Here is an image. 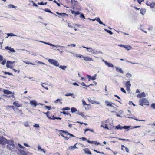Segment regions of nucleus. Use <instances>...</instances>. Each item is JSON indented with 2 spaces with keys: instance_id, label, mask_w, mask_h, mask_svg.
Returning <instances> with one entry per match:
<instances>
[{
  "instance_id": "1",
  "label": "nucleus",
  "mask_w": 155,
  "mask_h": 155,
  "mask_svg": "<svg viewBox=\"0 0 155 155\" xmlns=\"http://www.w3.org/2000/svg\"><path fill=\"white\" fill-rule=\"evenodd\" d=\"M139 104L142 106L144 105H149V102L148 100L145 98H143L140 99L139 101Z\"/></svg>"
},
{
  "instance_id": "2",
  "label": "nucleus",
  "mask_w": 155,
  "mask_h": 155,
  "mask_svg": "<svg viewBox=\"0 0 155 155\" xmlns=\"http://www.w3.org/2000/svg\"><path fill=\"white\" fill-rule=\"evenodd\" d=\"M10 143V141L8 140L3 137H0V144L5 145L6 143Z\"/></svg>"
},
{
  "instance_id": "3",
  "label": "nucleus",
  "mask_w": 155,
  "mask_h": 155,
  "mask_svg": "<svg viewBox=\"0 0 155 155\" xmlns=\"http://www.w3.org/2000/svg\"><path fill=\"white\" fill-rule=\"evenodd\" d=\"M48 61L51 64L53 65L56 66H59V64L58 62L55 60L53 59H49L48 60Z\"/></svg>"
},
{
  "instance_id": "4",
  "label": "nucleus",
  "mask_w": 155,
  "mask_h": 155,
  "mask_svg": "<svg viewBox=\"0 0 155 155\" xmlns=\"http://www.w3.org/2000/svg\"><path fill=\"white\" fill-rule=\"evenodd\" d=\"M83 48H85L87 49V51L93 54H97V51H94V50L93 49L91 48L86 47L84 46H82Z\"/></svg>"
},
{
  "instance_id": "5",
  "label": "nucleus",
  "mask_w": 155,
  "mask_h": 155,
  "mask_svg": "<svg viewBox=\"0 0 155 155\" xmlns=\"http://www.w3.org/2000/svg\"><path fill=\"white\" fill-rule=\"evenodd\" d=\"M38 41V42H40L44 43L46 45H49L51 46H52V47H55L56 48H58V47H61V48L64 47L63 46H61L58 45H54L51 43H48L47 42L43 41Z\"/></svg>"
},
{
  "instance_id": "6",
  "label": "nucleus",
  "mask_w": 155,
  "mask_h": 155,
  "mask_svg": "<svg viewBox=\"0 0 155 155\" xmlns=\"http://www.w3.org/2000/svg\"><path fill=\"white\" fill-rule=\"evenodd\" d=\"M131 126H124L123 127L121 126L120 125H117L116 126L115 128L117 129H120L121 130L123 129H128V128H130L131 127Z\"/></svg>"
},
{
  "instance_id": "7",
  "label": "nucleus",
  "mask_w": 155,
  "mask_h": 155,
  "mask_svg": "<svg viewBox=\"0 0 155 155\" xmlns=\"http://www.w3.org/2000/svg\"><path fill=\"white\" fill-rule=\"evenodd\" d=\"M10 143H8V144L7 145V148L9 149V150H11V149H14L15 148V145L13 143L12 141H10Z\"/></svg>"
},
{
  "instance_id": "8",
  "label": "nucleus",
  "mask_w": 155,
  "mask_h": 155,
  "mask_svg": "<svg viewBox=\"0 0 155 155\" xmlns=\"http://www.w3.org/2000/svg\"><path fill=\"white\" fill-rule=\"evenodd\" d=\"M15 63L14 61H7L6 67L12 69L13 67L12 64Z\"/></svg>"
},
{
  "instance_id": "9",
  "label": "nucleus",
  "mask_w": 155,
  "mask_h": 155,
  "mask_svg": "<svg viewBox=\"0 0 155 155\" xmlns=\"http://www.w3.org/2000/svg\"><path fill=\"white\" fill-rule=\"evenodd\" d=\"M30 104L32 106H33L35 107H36L38 105L37 102L35 100H33L30 101Z\"/></svg>"
},
{
  "instance_id": "10",
  "label": "nucleus",
  "mask_w": 155,
  "mask_h": 155,
  "mask_svg": "<svg viewBox=\"0 0 155 155\" xmlns=\"http://www.w3.org/2000/svg\"><path fill=\"white\" fill-rule=\"evenodd\" d=\"M146 4L149 6L150 7L152 8H153L155 5V3L153 2H150L147 1L146 2Z\"/></svg>"
},
{
  "instance_id": "11",
  "label": "nucleus",
  "mask_w": 155,
  "mask_h": 155,
  "mask_svg": "<svg viewBox=\"0 0 155 155\" xmlns=\"http://www.w3.org/2000/svg\"><path fill=\"white\" fill-rule=\"evenodd\" d=\"M146 97V94L144 92H143L142 93H140L139 94H138L137 96V97L138 98H141L142 97Z\"/></svg>"
},
{
  "instance_id": "12",
  "label": "nucleus",
  "mask_w": 155,
  "mask_h": 155,
  "mask_svg": "<svg viewBox=\"0 0 155 155\" xmlns=\"http://www.w3.org/2000/svg\"><path fill=\"white\" fill-rule=\"evenodd\" d=\"M105 103L108 106L110 107H113L112 104H113V103H112L111 102H109L108 100H106L105 101Z\"/></svg>"
},
{
  "instance_id": "13",
  "label": "nucleus",
  "mask_w": 155,
  "mask_h": 155,
  "mask_svg": "<svg viewBox=\"0 0 155 155\" xmlns=\"http://www.w3.org/2000/svg\"><path fill=\"white\" fill-rule=\"evenodd\" d=\"M83 150L84 151L85 153L89 155H91L92 154L91 152L90 151L89 149L87 148L84 149Z\"/></svg>"
},
{
  "instance_id": "14",
  "label": "nucleus",
  "mask_w": 155,
  "mask_h": 155,
  "mask_svg": "<svg viewBox=\"0 0 155 155\" xmlns=\"http://www.w3.org/2000/svg\"><path fill=\"white\" fill-rule=\"evenodd\" d=\"M115 68L116 69V70L117 71H118L121 73H124V71L122 70L121 68H120L117 67H115Z\"/></svg>"
},
{
  "instance_id": "15",
  "label": "nucleus",
  "mask_w": 155,
  "mask_h": 155,
  "mask_svg": "<svg viewBox=\"0 0 155 155\" xmlns=\"http://www.w3.org/2000/svg\"><path fill=\"white\" fill-rule=\"evenodd\" d=\"M84 60L85 61H93V60L91 58H90L88 57H83Z\"/></svg>"
},
{
  "instance_id": "16",
  "label": "nucleus",
  "mask_w": 155,
  "mask_h": 155,
  "mask_svg": "<svg viewBox=\"0 0 155 155\" xmlns=\"http://www.w3.org/2000/svg\"><path fill=\"white\" fill-rule=\"evenodd\" d=\"M77 143L75 144L73 146H70L69 147V148H68V149L69 150H74V149H76V148H77V147H76V144H77Z\"/></svg>"
},
{
  "instance_id": "17",
  "label": "nucleus",
  "mask_w": 155,
  "mask_h": 155,
  "mask_svg": "<svg viewBox=\"0 0 155 155\" xmlns=\"http://www.w3.org/2000/svg\"><path fill=\"white\" fill-rule=\"evenodd\" d=\"M13 104L14 105H15V106H16V107H20L21 106V104L18 103V101H15L13 103Z\"/></svg>"
},
{
  "instance_id": "18",
  "label": "nucleus",
  "mask_w": 155,
  "mask_h": 155,
  "mask_svg": "<svg viewBox=\"0 0 155 155\" xmlns=\"http://www.w3.org/2000/svg\"><path fill=\"white\" fill-rule=\"evenodd\" d=\"M96 20L97 21V22L100 24H102L104 26H105V24L103 23L100 20V19L99 18H96Z\"/></svg>"
},
{
  "instance_id": "19",
  "label": "nucleus",
  "mask_w": 155,
  "mask_h": 155,
  "mask_svg": "<svg viewBox=\"0 0 155 155\" xmlns=\"http://www.w3.org/2000/svg\"><path fill=\"white\" fill-rule=\"evenodd\" d=\"M3 92L5 94H11L12 93V92L8 90H4Z\"/></svg>"
},
{
  "instance_id": "20",
  "label": "nucleus",
  "mask_w": 155,
  "mask_h": 155,
  "mask_svg": "<svg viewBox=\"0 0 155 155\" xmlns=\"http://www.w3.org/2000/svg\"><path fill=\"white\" fill-rule=\"evenodd\" d=\"M104 63L106 65L108 66L109 67H114V65L112 64L109 63L107 62H104Z\"/></svg>"
},
{
  "instance_id": "21",
  "label": "nucleus",
  "mask_w": 155,
  "mask_h": 155,
  "mask_svg": "<svg viewBox=\"0 0 155 155\" xmlns=\"http://www.w3.org/2000/svg\"><path fill=\"white\" fill-rule=\"evenodd\" d=\"M140 12L141 14L144 15L145 13L146 10L145 9H141L140 10Z\"/></svg>"
},
{
  "instance_id": "22",
  "label": "nucleus",
  "mask_w": 155,
  "mask_h": 155,
  "mask_svg": "<svg viewBox=\"0 0 155 155\" xmlns=\"http://www.w3.org/2000/svg\"><path fill=\"white\" fill-rule=\"evenodd\" d=\"M56 13L58 15H60V16H64L65 15H67V14L65 13H59L57 12H56Z\"/></svg>"
},
{
  "instance_id": "23",
  "label": "nucleus",
  "mask_w": 155,
  "mask_h": 155,
  "mask_svg": "<svg viewBox=\"0 0 155 155\" xmlns=\"http://www.w3.org/2000/svg\"><path fill=\"white\" fill-rule=\"evenodd\" d=\"M126 87H131V84L130 81H127L126 84Z\"/></svg>"
},
{
  "instance_id": "24",
  "label": "nucleus",
  "mask_w": 155,
  "mask_h": 155,
  "mask_svg": "<svg viewBox=\"0 0 155 155\" xmlns=\"http://www.w3.org/2000/svg\"><path fill=\"white\" fill-rule=\"evenodd\" d=\"M76 113L78 114L79 115H81V116L83 117L84 118H85L86 117H88V116L87 115H86V116L84 115V114L83 113H82V112H81L80 113Z\"/></svg>"
},
{
  "instance_id": "25",
  "label": "nucleus",
  "mask_w": 155,
  "mask_h": 155,
  "mask_svg": "<svg viewBox=\"0 0 155 155\" xmlns=\"http://www.w3.org/2000/svg\"><path fill=\"white\" fill-rule=\"evenodd\" d=\"M7 36L6 37V38H8V36H16V35H14L12 33H9L7 34Z\"/></svg>"
},
{
  "instance_id": "26",
  "label": "nucleus",
  "mask_w": 155,
  "mask_h": 155,
  "mask_svg": "<svg viewBox=\"0 0 155 155\" xmlns=\"http://www.w3.org/2000/svg\"><path fill=\"white\" fill-rule=\"evenodd\" d=\"M68 25L71 28H74V24H72L71 23H68Z\"/></svg>"
},
{
  "instance_id": "27",
  "label": "nucleus",
  "mask_w": 155,
  "mask_h": 155,
  "mask_svg": "<svg viewBox=\"0 0 155 155\" xmlns=\"http://www.w3.org/2000/svg\"><path fill=\"white\" fill-rule=\"evenodd\" d=\"M43 113H44V114H46L47 116V117L49 119H52V118L51 117H49L48 116V114H50V112L49 111L47 112L46 113L43 112Z\"/></svg>"
},
{
  "instance_id": "28",
  "label": "nucleus",
  "mask_w": 155,
  "mask_h": 155,
  "mask_svg": "<svg viewBox=\"0 0 155 155\" xmlns=\"http://www.w3.org/2000/svg\"><path fill=\"white\" fill-rule=\"evenodd\" d=\"M45 11L46 12H48L49 13H51V14H54L56 16H57V15H56V14H54L52 12H51L49 9H45Z\"/></svg>"
},
{
  "instance_id": "29",
  "label": "nucleus",
  "mask_w": 155,
  "mask_h": 155,
  "mask_svg": "<svg viewBox=\"0 0 155 155\" xmlns=\"http://www.w3.org/2000/svg\"><path fill=\"white\" fill-rule=\"evenodd\" d=\"M71 111L72 113H74L77 111L76 108L74 107H72L71 108Z\"/></svg>"
},
{
  "instance_id": "30",
  "label": "nucleus",
  "mask_w": 155,
  "mask_h": 155,
  "mask_svg": "<svg viewBox=\"0 0 155 155\" xmlns=\"http://www.w3.org/2000/svg\"><path fill=\"white\" fill-rule=\"evenodd\" d=\"M132 75L129 73H127L126 74V77L127 78H130L132 77Z\"/></svg>"
},
{
  "instance_id": "31",
  "label": "nucleus",
  "mask_w": 155,
  "mask_h": 155,
  "mask_svg": "<svg viewBox=\"0 0 155 155\" xmlns=\"http://www.w3.org/2000/svg\"><path fill=\"white\" fill-rule=\"evenodd\" d=\"M67 67L65 66L60 65L59 68L63 70H65V69Z\"/></svg>"
},
{
  "instance_id": "32",
  "label": "nucleus",
  "mask_w": 155,
  "mask_h": 155,
  "mask_svg": "<svg viewBox=\"0 0 155 155\" xmlns=\"http://www.w3.org/2000/svg\"><path fill=\"white\" fill-rule=\"evenodd\" d=\"M65 95L66 96H72L73 95V93H67Z\"/></svg>"
},
{
  "instance_id": "33",
  "label": "nucleus",
  "mask_w": 155,
  "mask_h": 155,
  "mask_svg": "<svg viewBox=\"0 0 155 155\" xmlns=\"http://www.w3.org/2000/svg\"><path fill=\"white\" fill-rule=\"evenodd\" d=\"M125 47H124V48H126V49H127V50H129L130 49H131L132 47L130 46H125Z\"/></svg>"
},
{
  "instance_id": "34",
  "label": "nucleus",
  "mask_w": 155,
  "mask_h": 155,
  "mask_svg": "<svg viewBox=\"0 0 155 155\" xmlns=\"http://www.w3.org/2000/svg\"><path fill=\"white\" fill-rule=\"evenodd\" d=\"M97 76V74H95L93 76L91 77V80H94L96 79V77Z\"/></svg>"
},
{
  "instance_id": "35",
  "label": "nucleus",
  "mask_w": 155,
  "mask_h": 155,
  "mask_svg": "<svg viewBox=\"0 0 155 155\" xmlns=\"http://www.w3.org/2000/svg\"><path fill=\"white\" fill-rule=\"evenodd\" d=\"M88 100L89 101L90 103H91L92 104H94L95 103L96 101H94L93 100H92L90 99H88Z\"/></svg>"
},
{
  "instance_id": "36",
  "label": "nucleus",
  "mask_w": 155,
  "mask_h": 155,
  "mask_svg": "<svg viewBox=\"0 0 155 155\" xmlns=\"http://www.w3.org/2000/svg\"><path fill=\"white\" fill-rule=\"evenodd\" d=\"M104 30L105 31L109 33L110 35H112L113 34V32L110 31L109 30H107V29H104Z\"/></svg>"
},
{
  "instance_id": "37",
  "label": "nucleus",
  "mask_w": 155,
  "mask_h": 155,
  "mask_svg": "<svg viewBox=\"0 0 155 155\" xmlns=\"http://www.w3.org/2000/svg\"><path fill=\"white\" fill-rule=\"evenodd\" d=\"M6 107L7 109L9 108H11L13 109H14V107L13 106L7 105L6 106Z\"/></svg>"
},
{
  "instance_id": "38",
  "label": "nucleus",
  "mask_w": 155,
  "mask_h": 155,
  "mask_svg": "<svg viewBox=\"0 0 155 155\" xmlns=\"http://www.w3.org/2000/svg\"><path fill=\"white\" fill-rule=\"evenodd\" d=\"M62 113L64 114H67L68 115H69L70 117H71V114L69 113H66V112L64 111L62 112Z\"/></svg>"
},
{
  "instance_id": "39",
  "label": "nucleus",
  "mask_w": 155,
  "mask_h": 155,
  "mask_svg": "<svg viewBox=\"0 0 155 155\" xmlns=\"http://www.w3.org/2000/svg\"><path fill=\"white\" fill-rule=\"evenodd\" d=\"M20 152L22 155H25V153L24 151L21 150H20Z\"/></svg>"
},
{
  "instance_id": "40",
  "label": "nucleus",
  "mask_w": 155,
  "mask_h": 155,
  "mask_svg": "<svg viewBox=\"0 0 155 155\" xmlns=\"http://www.w3.org/2000/svg\"><path fill=\"white\" fill-rule=\"evenodd\" d=\"M24 125L26 127H28L29 126L28 122H24Z\"/></svg>"
},
{
  "instance_id": "41",
  "label": "nucleus",
  "mask_w": 155,
  "mask_h": 155,
  "mask_svg": "<svg viewBox=\"0 0 155 155\" xmlns=\"http://www.w3.org/2000/svg\"><path fill=\"white\" fill-rule=\"evenodd\" d=\"M45 108L48 110H50V109H51V107L50 106H46V105H45Z\"/></svg>"
},
{
  "instance_id": "42",
  "label": "nucleus",
  "mask_w": 155,
  "mask_h": 155,
  "mask_svg": "<svg viewBox=\"0 0 155 155\" xmlns=\"http://www.w3.org/2000/svg\"><path fill=\"white\" fill-rule=\"evenodd\" d=\"M93 143H94L95 145H99L100 144V143L99 142H97L96 141H93Z\"/></svg>"
},
{
  "instance_id": "43",
  "label": "nucleus",
  "mask_w": 155,
  "mask_h": 155,
  "mask_svg": "<svg viewBox=\"0 0 155 155\" xmlns=\"http://www.w3.org/2000/svg\"><path fill=\"white\" fill-rule=\"evenodd\" d=\"M70 108L69 107H67L65 108H63V109H62V110H70Z\"/></svg>"
},
{
  "instance_id": "44",
  "label": "nucleus",
  "mask_w": 155,
  "mask_h": 155,
  "mask_svg": "<svg viewBox=\"0 0 155 155\" xmlns=\"http://www.w3.org/2000/svg\"><path fill=\"white\" fill-rule=\"evenodd\" d=\"M38 4L39 5H45L46 4H47V2H45V3H44L43 2H38Z\"/></svg>"
},
{
  "instance_id": "45",
  "label": "nucleus",
  "mask_w": 155,
  "mask_h": 155,
  "mask_svg": "<svg viewBox=\"0 0 155 155\" xmlns=\"http://www.w3.org/2000/svg\"><path fill=\"white\" fill-rule=\"evenodd\" d=\"M8 7L9 8H14L16 7L15 6H14L12 4L9 5H8Z\"/></svg>"
},
{
  "instance_id": "46",
  "label": "nucleus",
  "mask_w": 155,
  "mask_h": 155,
  "mask_svg": "<svg viewBox=\"0 0 155 155\" xmlns=\"http://www.w3.org/2000/svg\"><path fill=\"white\" fill-rule=\"evenodd\" d=\"M4 74H8V75H12V74L11 73H10L9 72H4Z\"/></svg>"
},
{
  "instance_id": "47",
  "label": "nucleus",
  "mask_w": 155,
  "mask_h": 155,
  "mask_svg": "<svg viewBox=\"0 0 155 155\" xmlns=\"http://www.w3.org/2000/svg\"><path fill=\"white\" fill-rule=\"evenodd\" d=\"M80 17L81 18H83L84 19H85V16H84V15L83 14H80Z\"/></svg>"
},
{
  "instance_id": "48",
  "label": "nucleus",
  "mask_w": 155,
  "mask_h": 155,
  "mask_svg": "<svg viewBox=\"0 0 155 155\" xmlns=\"http://www.w3.org/2000/svg\"><path fill=\"white\" fill-rule=\"evenodd\" d=\"M62 101V99H57L55 101H54V102L55 103H57L59 101Z\"/></svg>"
},
{
  "instance_id": "49",
  "label": "nucleus",
  "mask_w": 155,
  "mask_h": 155,
  "mask_svg": "<svg viewBox=\"0 0 155 155\" xmlns=\"http://www.w3.org/2000/svg\"><path fill=\"white\" fill-rule=\"evenodd\" d=\"M151 107L154 109H155V103H152L151 105Z\"/></svg>"
},
{
  "instance_id": "50",
  "label": "nucleus",
  "mask_w": 155,
  "mask_h": 155,
  "mask_svg": "<svg viewBox=\"0 0 155 155\" xmlns=\"http://www.w3.org/2000/svg\"><path fill=\"white\" fill-rule=\"evenodd\" d=\"M71 53L74 56H75L76 57H78V56H79V54H74V53L72 52H71Z\"/></svg>"
},
{
  "instance_id": "51",
  "label": "nucleus",
  "mask_w": 155,
  "mask_h": 155,
  "mask_svg": "<svg viewBox=\"0 0 155 155\" xmlns=\"http://www.w3.org/2000/svg\"><path fill=\"white\" fill-rule=\"evenodd\" d=\"M55 119H60V120H61V118L59 117H53V118H52V119H53V120H55Z\"/></svg>"
},
{
  "instance_id": "52",
  "label": "nucleus",
  "mask_w": 155,
  "mask_h": 155,
  "mask_svg": "<svg viewBox=\"0 0 155 155\" xmlns=\"http://www.w3.org/2000/svg\"><path fill=\"white\" fill-rule=\"evenodd\" d=\"M34 127H39V125L38 124H35L34 126Z\"/></svg>"
},
{
  "instance_id": "53",
  "label": "nucleus",
  "mask_w": 155,
  "mask_h": 155,
  "mask_svg": "<svg viewBox=\"0 0 155 155\" xmlns=\"http://www.w3.org/2000/svg\"><path fill=\"white\" fill-rule=\"evenodd\" d=\"M121 91L124 93H126V91L123 88H120Z\"/></svg>"
},
{
  "instance_id": "54",
  "label": "nucleus",
  "mask_w": 155,
  "mask_h": 155,
  "mask_svg": "<svg viewBox=\"0 0 155 155\" xmlns=\"http://www.w3.org/2000/svg\"><path fill=\"white\" fill-rule=\"evenodd\" d=\"M61 135L63 137H64V138H65L67 140H68V139H69V138L67 137H65L62 134H61Z\"/></svg>"
},
{
  "instance_id": "55",
  "label": "nucleus",
  "mask_w": 155,
  "mask_h": 155,
  "mask_svg": "<svg viewBox=\"0 0 155 155\" xmlns=\"http://www.w3.org/2000/svg\"><path fill=\"white\" fill-rule=\"evenodd\" d=\"M38 63L40 64H43V65H45V63L40 61H38Z\"/></svg>"
},
{
  "instance_id": "56",
  "label": "nucleus",
  "mask_w": 155,
  "mask_h": 155,
  "mask_svg": "<svg viewBox=\"0 0 155 155\" xmlns=\"http://www.w3.org/2000/svg\"><path fill=\"white\" fill-rule=\"evenodd\" d=\"M6 63V60H4L2 62L1 64L3 65H5Z\"/></svg>"
},
{
  "instance_id": "57",
  "label": "nucleus",
  "mask_w": 155,
  "mask_h": 155,
  "mask_svg": "<svg viewBox=\"0 0 155 155\" xmlns=\"http://www.w3.org/2000/svg\"><path fill=\"white\" fill-rule=\"evenodd\" d=\"M18 145L20 148H24V147L23 146H22L19 143H18Z\"/></svg>"
},
{
  "instance_id": "58",
  "label": "nucleus",
  "mask_w": 155,
  "mask_h": 155,
  "mask_svg": "<svg viewBox=\"0 0 155 155\" xmlns=\"http://www.w3.org/2000/svg\"><path fill=\"white\" fill-rule=\"evenodd\" d=\"M82 104L83 105H87L86 103L84 100H82Z\"/></svg>"
},
{
  "instance_id": "59",
  "label": "nucleus",
  "mask_w": 155,
  "mask_h": 155,
  "mask_svg": "<svg viewBox=\"0 0 155 155\" xmlns=\"http://www.w3.org/2000/svg\"><path fill=\"white\" fill-rule=\"evenodd\" d=\"M130 87H126V90L127 91H129V92L130 91Z\"/></svg>"
},
{
  "instance_id": "60",
  "label": "nucleus",
  "mask_w": 155,
  "mask_h": 155,
  "mask_svg": "<svg viewBox=\"0 0 155 155\" xmlns=\"http://www.w3.org/2000/svg\"><path fill=\"white\" fill-rule=\"evenodd\" d=\"M25 63L27 64H32V65L35 64H32V63L29 62V61H27L26 62H25Z\"/></svg>"
},
{
  "instance_id": "61",
  "label": "nucleus",
  "mask_w": 155,
  "mask_h": 155,
  "mask_svg": "<svg viewBox=\"0 0 155 155\" xmlns=\"http://www.w3.org/2000/svg\"><path fill=\"white\" fill-rule=\"evenodd\" d=\"M10 51L12 52H15V50L13 48H11Z\"/></svg>"
},
{
  "instance_id": "62",
  "label": "nucleus",
  "mask_w": 155,
  "mask_h": 155,
  "mask_svg": "<svg viewBox=\"0 0 155 155\" xmlns=\"http://www.w3.org/2000/svg\"><path fill=\"white\" fill-rule=\"evenodd\" d=\"M87 78H88L89 79H88V80L89 81H90V80L91 79V76L90 75H87Z\"/></svg>"
},
{
  "instance_id": "63",
  "label": "nucleus",
  "mask_w": 155,
  "mask_h": 155,
  "mask_svg": "<svg viewBox=\"0 0 155 155\" xmlns=\"http://www.w3.org/2000/svg\"><path fill=\"white\" fill-rule=\"evenodd\" d=\"M87 141L89 143H93V141H90L88 140Z\"/></svg>"
},
{
  "instance_id": "64",
  "label": "nucleus",
  "mask_w": 155,
  "mask_h": 155,
  "mask_svg": "<svg viewBox=\"0 0 155 155\" xmlns=\"http://www.w3.org/2000/svg\"><path fill=\"white\" fill-rule=\"evenodd\" d=\"M65 81L67 82L69 84H71V81H69L68 79H65Z\"/></svg>"
}]
</instances>
